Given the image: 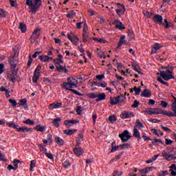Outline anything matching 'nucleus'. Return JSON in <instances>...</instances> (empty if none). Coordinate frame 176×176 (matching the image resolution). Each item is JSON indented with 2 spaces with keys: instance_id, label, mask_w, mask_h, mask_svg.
I'll return each instance as SVG.
<instances>
[{
  "instance_id": "obj_7",
  "label": "nucleus",
  "mask_w": 176,
  "mask_h": 176,
  "mask_svg": "<svg viewBox=\"0 0 176 176\" xmlns=\"http://www.w3.org/2000/svg\"><path fill=\"white\" fill-rule=\"evenodd\" d=\"M78 122L79 120H67L64 121V124L66 127L69 129V127H72L73 124H76Z\"/></svg>"
},
{
  "instance_id": "obj_27",
  "label": "nucleus",
  "mask_w": 176,
  "mask_h": 176,
  "mask_svg": "<svg viewBox=\"0 0 176 176\" xmlns=\"http://www.w3.org/2000/svg\"><path fill=\"white\" fill-rule=\"evenodd\" d=\"M116 142H113L111 144V150L110 151V153H112V152H115V151H120L122 150V148L120 147V145L116 146Z\"/></svg>"
},
{
  "instance_id": "obj_23",
  "label": "nucleus",
  "mask_w": 176,
  "mask_h": 176,
  "mask_svg": "<svg viewBox=\"0 0 176 176\" xmlns=\"http://www.w3.org/2000/svg\"><path fill=\"white\" fill-rule=\"evenodd\" d=\"M114 24H116V28H118V30H125L126 27L123 23L118 20L114 21Z\"/></svg>"
},
{
  "instance_id": "obj_18",
  "label": "nucleus",
  "mask_w": 176,
  "mask_h": 176,
  "mask_svg": "<svg viewBox=\"0 0 176 176\" xmlns=\"http://www.w3.org/2000/svg\"><path fill=\"white\" fill-rule=\"evenodd\" d=\"M153 22L154 23H159L160 24H163L164 25V23H163V16L160 14H156L153 18Z\"/></svg>"
},
{
  "instance_id": "obj_50",
  "label": "nucleus",
  "mask_w": 176,
  "mask_h": 176,
  "mask_svg": "<svg viewBox=\"0 0 176 176\" xmlns=\"http://www.w3.org/2000/svg\"><path fill=\"white\" fill-rule=\"evenodd\" d=\"M63 166L65 168H68L69 166H71V162H69V161H65Z\"/></svg>"
},
{
  "instance_id": "obj_21",
  "label": "nucleus",
  "mask_w": 176,
  "mask_h": 176,
  "mask_svg": "<svg viewBox=\"0 0 176 176\" xmlns=\"http://www.w3.org/2000/svg\"><path fill=\"white\" fill-rule=\"evenodd\" d=\"M74 154L76 156H82V155H83V150L82 149V148L79 147V146H76L74 148Z\"/></svg>"
},
{
  "instance_id": "obj_13",
  "label": "nucleus",
  "mask_w": 176,
  "mask_h": 176,
  "mask_svg": "<svg viewBox=\"0 0 176 176\" xmlns=\"http://www.w3.org/2000/svg\"><path fill=\"white\" fill-rule=\"evenodd\" d=\"M67 39L72 41L73 45H78V42H79V38L78 36H71L69 34H67Z\"/></svg>"
},
{
  "instance_id": "obj_40",
  "label": "nucleus",
  "mask_w": 176,
  "mask_h": 176,
  "mask_svg": "<svg viewBox=\"0 0 176 176\" xmlns=\"http://www.w3.org/2000/svg\"><path fill=\"white\" fill-rule=\"evenodd\" d=\"M76 15V13H75V11L74 10H72L70 12H69L66 16L68 18V19H72V17H74V16Z\"/></svg>"
},
{
  "instance_id": "obj_31",
  "label": "nucleus",
  "mask_w": 176,
  "mask_h": 176,
  "mask_svg": "<svg viewBox=\"0 0 176 176\" xmlns=\"http://www.w3.org/2000/svg\"><path fill=\"white\" fill-rule=\"evenodd\" d=\"M59 122H61V118L58 117V118H55V119L53 120L52 124H53L55 127H60Z\"/></svg>"
},
{
  "instance_id": "obj_11",
  "label": "nucleus",
  "mask_w": 176,
  "mask_h": 176,
  "mask_svg": "<svg viewBox=\"0 0 176 176\" xmlns=\"http://www.w3.org/2000/svg\"><path fill=\"white\" fill-rule=\"evenodd\" d=\"M110 104L111 105H118V104H120V96H118L117 97H110Z\"/></svg>"
},
{
  "instance_id": "obj_46",
  "label": "nucleus",
  "mask_w": 176,
  "mask_h": 176,
  "mask_svg": "<svg viewBox=\"0 0 176 176\" xmlns=\"http://www.w3.org/2000/svg\"><path fill=\"white\" fill-rule=\"evenodd\" d=\"M173 71H174V67L171 66L170 67H168L166 70V72H165L167 74H168V75H173Z\"/></svg>"
},
{
  "instance_id": "obj_17",
  "label": "nucleus",
  "mask_w": 176,
  "mask_h": 176,
  "mask_svg": "<svg viewBox=\"0 0 176 176\" xmlns=\"http://www.w3.org/2000/svg\"><path fill=\"white\" fill-rule=\"evenodd\" d=\"M162 47H163L162 44H160L158 43H155L151 50V54H153V53H156V52L162 49Z\"/></svg>"
},
{
  "instance_id": "obj_5",
  "label": "nucleus",
  "mask_w": 176,
  "mask_h": 176,
  "mask_svg": "<svg viewBox=\"0 0 176 176\" xmlns=\"http://www.w3.org/2000/svg\"><path fill=\"white\" fill-rule=\"evenodd\" d=\"M120 138L121 139L122 142H127L131 136L129 135V131L125 130L124 132L119 135Z\"/></svg>"
},
{
  "instance_id": "obj_1",
  "label": "nucleus",
  "mask_w": 176,
  "mask_h": 176,
  "mask_svg": "<svg viewBox=\"0 0 176 176\" xmlns=\"http://www.w3.org/2000/svg\"><path fill=\"white\" fill-rule=\"evenodd\" d=\"M78 86V80L75 78H68L67 82H63V87L66 90H69V91H72L76 96H83V94H80V92L76 91V89H72L73 87H76Z\"/></svg>"
},
{
  "instance_id": "obj_8",
  "label": "nucleus",
  "mask_w": 176,
  "mask_h": 176,
  "mask_svg": "<svg viewBox=\"0 0 176 176\" xmlns=\"http://www.w3.org/2000/svg\"><path fill=\"white\" fill-rule=\"evenodd\" d=\"M160 76L164 79V80H170V79H175L174 76L171 74H167L164 71L160 72Z\"/></svg>"
},
{
  "instance_id": "obj_58",
  "label": "nucleus",
  "mask_w": 176,
  "mask_h": 176,
  "mask_svg": "<svg viewBox=\"0 0 176 176\" xmlns=\"http://www.w3.org/2000/svg\"><path fill=\"white\" fill-rule=\"evenodd\" d=\"M9 102L12 104V107H16V105H17V102L14 99H10Z\"/></svg>"
},
{
  "instance_id": "obj_38",
  "label": "nucleus",
  "mask_w": 176,
  "mask_h": 176,
  "mask_svg": "<svg viewBox=\"0 0 176 176\" xmlns=\"http://www.w3.org/2000/svg\"><path fill=\"white\" fill-rule=\"evenodd\" d=\"M76 131V129H66L64 131V133L67 134V135H72Z\"/></svg>"
},
{
  "instance_id": "obj_20",
  "label": "nucleus",
  "mask_w": 176,
  "mask_h": 176,
  "mask_svg": "<svg viewBox=\"0 0 176 176\" xmlns=\"http://www.w3.org/2000/svg\"><path fill=\"white\" fill-rule=\"evenodd\" d=\"M55 67L56 68L57 72H65V74L68 72V69L63 67L61 65H55Z\"/></svg>"
},
{
  "instance_id": "obj_57",
  "label": "nucleus",
  "mask_w": 176,
  "mask_h": 176,
  "mask_svg": "<svg viewBox=\"0 0 176 176\" xmlns=\"http://www.w3.org/2000/svg\"><path fill=\"white\" fill-rule=\"evenodd\" d=\"M169 154L167 153V152H166V151H163L162 153V157H164V159H165V160L168 157Z\"/></svg>"
},
{
  "instance_id": "obj_42",
  "label": "nucleus",
  "mask_w": 176,
  "mask_h": 176,
  "mask_svg": "<svg viewBox=\"0 0 176 176\" xmlns=\"http://www.w3.org/2000/svg\"><path fill=\"white\" fill-rule=\"evenodd\" d=\"M23 123L25 124H31L33 126V124H35V122L30 118L27 119L26 120L23 121Z\"/></svg>"
},
{
  "instance_id": "obj_51",
  "label": "nucleus",
  "mask_w": 176,
  "mask_h": 176,
  "mask_svg": "<svg viewBox=\"0 0 176 176\" xmlns=\"http://www.w3.org/2000/svg\"><path fill=\"white\" fill-rule=\"evenodd\" d=\"M146 113H148V115H154V109L150 108L147 109L145 111Z\"/></svg>"
},
{
  "instance_id": "obj_4",
  "label": "nucleus",
  "mask_w": 176,
  "mask_h": 176,
  "mask_svg": "<svg viewBox=\"0 0 176 176\" xmlns=\"http://www.w3.org/2000/svg\"><path fill=\"white\" fill-rule=\"evenodd\" d=\"M42 67L41 65H38L36 69L34 70L33 75V83H38V79H39V76H41V69Z\"/></svg>"
},
{
  "instance_id": "obj_63",
  "label": "nucleus",
  "mask_w": 176,
  "mask_h": 176,
  "mask_svg": "<svg viewBox=\"0 0 176 176\" xmlns=\"http://www.w3.org/2000/svg\"><path fill=\"white\" fill-rule=\"evenodd\" d=\"M122 174H123V172H119L118 170H114V172L113 173V176H120V175H122Z\"/></svg>"
},
{
  "instance_id": "obj_30",
  "label": "nucleus",
  "mask_w": 176,
  "mask_h": 176,
  "mask_svg": "<svg viewBox=\"0 0 176 176\" xmlns=\"http://www.w3.org/2000/svg\"><path fill=\"white\" fill-rule=\"evenodd\" d=\"M7 126L12 129H16V131H19V129L20 128L19 124H16L14 122H8Z\"/></svg>"
},
{
  "instance_id": "obj_6",
  "label": "nucleus",
  "mask_w": 176,
  "mask_h": 176,
  "mask_svg": "<svg viewBox=\"0 0 176 176\" xmlns=\"http://www.w3.org/2000/svg\"><path fill=\"white\" fill-rule=\"evenodd\" d=\"M121 119H129L130 118H134V113L131 111H123L120 114Z\"/></svg>"
},
{
  "instance_id": "obj_28",
  "label": "nucleus",
  "mask_w": 176,
  "mask_h": 176,
  "mask_svg": "<svg viewBox=\"0 0 176 176\" xmlns=\"http://www.w3.org/2000/svg\"><path fill=\"white\" fill-rule=\"evenodd\" d=\"M55 142H56V144L58 145H59L60 146H62L65 144L64 140H63V138H61L58 136L55 137Z\"/></svg>"
},
{
  "instance_id": "obj_15",
  "label": "nucleus",
  "mask_w": 176,
  "mask_h": 176,
  "mask_svg": "<svg viewBox=\"0 0 176 176\" xmlns=\"http://www.w3.org/2000/svg\"><path fill=\"white\" fill-rule=\"evenodd\" d=\"M18 105H19V107H23L24 109H26V111L28 110V104H27L26 98L20 100Z\"/></svg>"
},
{
  "instance_id": "obj_24",
  "label": "nucleus",
  "mask_w": 176,
  "mask_h": 176,
  "mask_svg": "<svg viewBox=\"0 0 176 176\" xmlns=\"http://www.w3.org/2000/svg\"><path fill=\"white\" fill-rule=\"evenodd\" d=\"M63 105V103L61 102H54L50 104V109H56L60 108Z\"/></svg>"
},
{
  "instance_id": "obj_64",
  "label": "nucleus",
  "mask_w": 176,
  "mask_h": 176,
  "mask_svg": "<svg viewBox=\"0 0 176 176\" xmlns=\"http://www.w3.org/2000/svg\"><path fill=\"white\" fill-rule=\"evenodd\" d=\"M76 112H77L78 115H81L82 114V107L78 106Z\"/></svg>"
},
{
  "instance_id": "obj_43",
  "label": "nucleus",
  "mask_w": 176,
  "mask_h": 176,
  "mask_svg": "<svg viewBox=\"0 0 176 176\" xmlns=\"http://www.w3.org/2000/svg\"><path fill=\"white\" fill-rule=\"evenodd\" d=\"M89 98H91V100H94V98H97V93H89L87 95Z\"/></svg>"
},
{
  "instance_id": "obj_9",
  "label": "nucleus",
  "mask_w": 176,
  "mask_h": 176,
  "mask_svg": "<svg viewBox=\"0 0 176 176\" xmlns=\"http://www.w3.org/2000/svg\"><path fill=\"white\" fill-rule=\"evenodd\" d=\"M171 111H166V116H168L169 118H173V117L176 118V106L175 105L171 106Z\"/></svg>"
},
{
  "instance_id": "obj_56",
  "label": "nucleus",
  "mask_w": 176,
  "mask_h": 176,
  "mask_svg": "<svg viewBox=\"0 0 176 176\" xmlns=\"http://www.w3.org/2000/svg\"><path fill=\"white\" fill-rule=\"evenodd\" d=\"M45 155L47 157H48V159H50L51 160H53V159H54L53 154H52L51 153L45 152Z\"/></svg>"
},
{
  "instance_id": "obj_34",
  "label": "nucleus",
  "mask_w": 176,
  "mask_h": 176,
  "mask_svg": "<svg viewBox=\"0 0 176 176\" xmlns=\"http://www.w3.org/2000/svg\"><path fill=\"white\" fill-rule=\"evenodd\" d=\"M19 30H21V32H25L27 31V26L25 24L23 23H19Z\"/></svg>"
},
{
  "instance_id": "obj_59",
  "label": "nucleus",
  "mask_w": 176,
  "mask_h": 176,
  "mask_svg": "<svg viewBox=\"0 0 176 176\" xmlns=\"http://www.w3.org/2000/svg\"><path fill=\"white\" fill-rule=\"evenodd\" d=\"M129 146L130 144H129V143L120 144L121 149H127V148H129Z\"/></svg>"
},
{
  "instance_id": "obj_48",
  "label": "nucleus",
  "mask_w": 176,
  "mask_h": 176,
  "mask_svg": "<svg viewBox=\"0 0 176 176\" xmlns=\"http://www.w3.org/2000/svg\"><path fill=\"white\" fill-rule=\"evenodd\" d=\"M94 41H96L97 42H99L100 43H107V40L104 38H94Z\"/></svg>"
},
{
  "instance_id": "obj_14",
  "label": "nucleus",
  "mask_w": 176,
  "mask_h": 176,
  "mask_svg": "<svg viewBox=\"0 0 176 176\" xmlns=\"http://www.w3.org/2000/svg\"><path fill=\"white\" fill-rule=\"evenodd\" d=\"M141 97H146V98H150V97H152V91L148 89H145L142 92Z\"/></svg>"
},
{
  "instance_id": "obj_60",
  "label": "nucleus",
  "mask_w": 176,
  "mask_h": 176,
  "mask_svg": "<svg viewBox=\"0 0 176 176\" xmlns=\"http://www.w3.org/2000/svg\"><path fill=\"white\" fill-rule=\"evenodd\" d=\"M138 105H140V102L138 100H135L133 104H132L131 107L132 108H138Z\"/></svg>"
},
{
  "instance_id": "obj_41",
  "label": "nucleus",
  "mask_w": 176,
  "mask_h": 176,
  "mask_svg": "<svg viewBox=\"0 0 176 176\" xmlns=\"http://www.w3.org/2000/svg\"><path fill=\"white\" fill-rule=\"evenodd\" d=\"M110 123H115L116 122V117L115 115L109 116L107 120Z\"/></svg>"
},
{
  "instance_id": "obj_3",
  "label": "nucleus",
  "mask_w": 176,
  "mask_h": 176,
  "mask_svg": "<svg viewBox=\"0 0 176 176\" xmlns=\"http://www.w3.org/2000/svg\"><path fill=\"white\" fill-rule=\"evenodd\" d=\"M89 28H87V25L86 22L84 23V28L82 29V42L86 43V42H89V39L90 38V33H89Z\"/></svg>"
},
{
  "instance_id": "obj_22",
  "label": "nucleus",
  "mask_w": 176,
  "mask_h": 176,
  "mask_svg": "<svg viewBox=\"0 0 176 176\" xmlns=\"http://www.w3.org/2000/svg\"><path fill=\"white\" fill-rule=\"evenodd\" d=\"M165 115L167 116V111H163L162 109L155 108L154 109V115Z\"/></svg>"
},
{
  "instance_id": "obj_55",
  "label": "nucleus",
  "mask_w": 176,
  "mask_h": 176,
  "mask_svg": "<svg viewBox=\"0 0 176 176\" xmlns=\"http://www.w3.org/2000/svg\"><path fill=\"white\" fill-rule=\"evenodd\" d=\"M5 13H6V11L3 9H0V17L5 19L6 17V14H5Z\"/></svg>"
},
{
  "instance_id": "obj_12",
  "label": "nucleus",
  "mask_w": 176,
  "mask_h": 176,
  "mask_svg": "<svg viewBox=\"0 0 176 176\" xmlns=\"http://www.w3.org/2000/svg\"><path fill=\"white\" fill-rule=\"evenodd\" d=\"M110 104L111 105H118V104H120V96H118L117 97H110Z\"/></svg>"
},
{
  "instance_id": "obj_25",
  "label": "nucleus",
  "mask_w": 176,
  "mask_h": 176,
  "mask_svg": "<svg viewBox=\"0 0 176 176\" xmlns=\"http://www.w3.org/2000/svg\"><path fill=\"white\" fill-rule=\"evenodd\" d=\"M21 131L22 133H32V128L21 126L18 129V132Z\"/></svg>"
},
{
  "instance_id": "obj_36",
  "label": "nucleus",
  "mask_w": 176,
  "mask_h": 176,
  "mask_svg": "<svg viewBox=\"0 0 176 176\" xmlns=\"http://www.w3.org/2000/svg\"><path fill=\"white\" fill-rule=\"evenodd\" d=\"M34 35H36V36L38 38L39 35H41V29H36L34 31L33 34L31 36V39H32V38H35Z\"/></svg>"
},
{
  "instance_id": "obj_10",
  "label": "nucleus",
  "mask_w": 176,
  "mask_h": 176,
  "mask_svg": "<svg viewBox=\"0 0 176 176\" xmlns=\"http://www.w3.org/2000/svg\"><path fill=\"white\" fill-rule=\"evenodd\" d=\"M17 76V72L15 70L12 71V73L8 74V79L10 80V82H12V83H14L16 82V77Z\"/></svg>"
},
{
  "instance_id": "obj_54",
  "label": "nucleus",
  "mask_w": 176,
  "mask_h": 176,
  "mask_svg": "<svg viewBox=\"0 0 176 176\" xmlns=\"http://www.w3.org/2000/svg\"><path fill=\"white\" fill-rule=\"evenodd\" d=\"M168 175V171L167 170H162L159 173L158 176H166Z\"/></svg>"
},
{
  "instance_id": "obj_29",
  "label": "nucleus",
  "mask_w": 176,
  "mask_h": 176,
  "mask_svg": "<svg viewBox=\"0 0 176 176\" xmlns=\"http://www.w3.org/2000/svg\"><path fill=\"white\" fill-rule=\"evenodd\" d=\"M126 38V36L122 35L120 38V41L118 43L117 45V49H120V46H122V45H123V43H126V41H124Z\"/></svg>"
},
{
  "instance_id": "obj_44",
  "label": "nucleus",
  "mask_w": 176,
  "mask_h": 176,
  "mask_svg": "<svg viewBox=\"0 0 176 176\" xmlns=\"http://www.w3.org/2000/svg\"><path fill=\"white\" fill-rule=\"evenodd\" d=\"M176 160V156L173 155V154H169L168 155V157H166V160L168 162H171V160Z\"/></svg>"
},
{
  "instance_id": "obj_26",
  "label": "nucleus",
  "mask_w": 176,
  "mask_h": 176,
  "mask_svg": "<svg viewBox=\"0 0 176 176\" xmlns=\"http://www.w3.org/2000/svg\"><path fill=\"white\" fill-rule=\"evenodd\" d=\"M144 124H142L140 120H136L134 129H136L137 130H141V129H144Z\"/></svg>"
},
{
  "instance_id": "obj_16",
  "label": "nucleus",
  "mask_w": 176,
  "mask_h": 176,
  "mask_svg": "<svg viewBox=\"0 0 176 176\" xmlns=\"http://www.w3.org/2000/svg\"><path fill=\"white\" fill-rule=\"evenodd\" d=\"M107 98V95L105 93H97V96L96 101L98 102L99 101H102Z\"/></svg>"
},
{
  "instance_id": "obj_47",
  "label": "nucleus",
  "mask_w": 176,
  "mask_h": 176,
  "mask_svg": "<svg viewBox=\"0 0 176 176\" xmlns=\"http://www.w3.org/2000/svg\"><path fill=\"white\" fill-rule=\"evenodd\" d=\"M152 130H153V131H154V134H155V135H164L163 132H161L160 130H157L156 129H153Z\"/></svg>"
},
{
  "instance_id": "obj_35",
  "label": "nucleus",
  "mask_w": 176,
  "mask_h": 176,
  "mask_svg": "<svg viewBox=\"0 0 176 176\" xmlns=\"http://www.w3.org/2000/svg\"><path fill=\"white\" fill-rule=\"evenodd\" d=\"M38 58L39 60H41V61H43V63H47V61H49L48 56L47 55H41Z\"/></svg>"
},
{
  "instance_id": "obj_62",
  "label": "nucleus",
  "mask_w": 176,
  "mask_h": 176,
  "mask_svg": "<svg viewBox=\"0 0 176 176\" xmlns=\"http://www.w3.org/2000/svg\"><path fill=\"white\" fill-rule=\"evenodd\" d=\"M10 3L12 8H14V6H17V2L16 0H10Z\"/></svg>"
},
{
  "instance_id": "obj_61",
  "label": "nucleus",
  "mask_w": 176,
  "mask_h": 176,
  "mask_svg": "<svg viewBox=\"0 0 176 176\" xmlns=\"http://www.w3.org/2000/svg\"><path fill=\"white\" fill-rule=\"evenodd\" d=\"M160 105H161V107H162L163 108H167V105H168V103H167V102H166V101H164V100H162Z\"/></svg>"
},
{
  "instance_id": "obj_45",
  "label": "nucleus",
  "mask_w": 176,
  "mask_h": 176,
  "mask_svg": "<svg viewBox=\"0 0 176 176\" xmlns=\"http://www.w3.org/2000/svg\"><path fill=\"white\" fill-rule=\"evenodd\" d=\"M128 36L129 37L130 40L134 39L135 35L134 32H132V30H128Z\"/></svg>"
},
{
  "instance_id": "obj_53",
  "label": "nucleus",
  "mask_w": 176,
  "mask_h": 176,
  "mask_svg": "<svg viewBox=\"0 0 176 176\" xmlns=\"http://www.w3.org/2000/svg\"><path fill=\"white\" fill-rule=\"evenodd\" d=\"M0 160L1 162H6L8 160L5 159V155L2 153V151H0Z\"/></svg>"
},
{
  "instance_id": "obj_52",
  "label": "nucleus",
  "mask_w": 176,
  "mask_h": 176,
  "mask_svg": "<svg viewBox=\"0 0 176 176\" xmlns=\"http://www.w3.org/2000/svg\"><path fill=\"white\" fill-rule=\"evenodd\" d=\"M35 164H36V163L35 162L34 160H32L30 162V171H34V167H35Z\"/></svg>"
},
{
  "instance_id": "obj_37",
  "label": "nucleus",
  "mask_w": 176,
  "mask_h": 176,
  "mask_svg": "<svg viewBox=\"0 0 176 176\" xmlns=\"http://www.w3.org/2000/svg\"><path fill=\"white\" fill-rule=\"evenodd\" d=\"M12 163L14 166V168L17 170V168H19V164H21V161H20V160H14Z\"/></svg>"
},
{
  "instance_id": "obj_49",
  "label": "nucleus",
  "mask_w": 176,
  "mask_h": 176,
  "mask_svg": "<svg viewBox=\"0 0 176 176\" xmlns=\"http://www.w3.org/2000/svg\"><path fill=\"white\" fill-rule=\"evenodd\" d=\"M133 90H134L136 96H138L140 94V93H141V87L137 88V87H134Z\"/></svg>"
},
{
  "instance_id": "obj_33",
  "label": "nucleus",
  "mask_w": 176,
  "mask_h": 176,
  "mask_svg": "<svg viewBox=\"0 0 176 176\" xmlns=\"http://www.w3.org/2000/svg\"><path fill=\"white\" fill-rule=\"evenodd\" d=\"M132 68L133 69H134V71H136V72H138V74H140L141 75H144V74L141 72V69H140V65L136 64H133Z\"/></svg>"
},
{
  "instance_id": "obj_39",
  "label": "nucleus",
  "mask_w": 176,
  "mask_h": 176,
  "mask_svg": "<svg viewBox=\"0 0 176 176\" xmlns=\"http://www.w3.org/2000/svg\"><path fill=\"white\" fill-rule=\"evenodd\" d=\"M34 130H37V131L43 132V131H45V128L43 126L38 124V125L36 126V127L34 128Z\"/></svg>"
},
{
  "instance_id": "obj_19",
  "label": "nucleus",
  "mask_w": 176,
  "mask_h": 176,
  "mask_svg": "<svg viewBox=\"0 0 176 176\" xmlns=\"http://www.w3.org/2000/svg\"><path fill=\"white\" fill-rule=\"evenodd\" d=\"M14 56H16V54L12 56L8 60L12 68H16V67H17V60L14 58Z\"/></svg>"
},
{
  "instance_id": "obj_2",
  "label": "nucleus",
  "mask_w": 176,
  "mask_h": 176,
  "mask_svg": "<svg viewBox=\"0 0 176 176\" xmlns=\"http://www.w3.org/2000/svg\"><path fill=\"white\" fill-rule=\"evenodd\" d=\"M26 5L30 7V12L35 14L42 6V0H34V4L31 0H26Z\"/></svg>"
},
{
  "instance_id": "obj_32",
  "label": "nucleus",
  "mask_w": 176,
  "mask_h": 176,
  "mask_svg": "<svg viewBox=\"0 0 176 176\" xmlns=\"http://www.w3.org/2000/svg\"><path fill=\"white\" fill-rule=\"evenodd\" d=\"M133 137L138 140H141V135L140 134V131L135 128H133Z\"/></svg>"
}]
</instances>
